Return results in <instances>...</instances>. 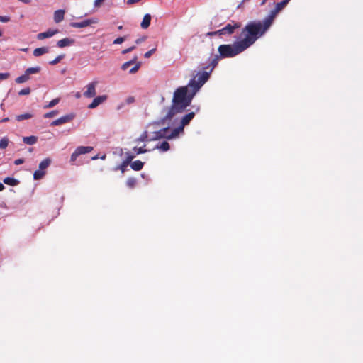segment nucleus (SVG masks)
I'll use <instances>...</instances> for the list:
<instances>
[{"instance_id": "58836bf2", "label": "nucleus", "mask_w": 363, "mask_h": 363, "mask_svg": "<svg viewBox=\"0 0 363 363\" xmlns=\"http://www.w3.org/2000/svg\"><path fill=\"white\" fill-rule=\"evenodd\" d=\"M10 17L9 16H1L0 15V22H2V23H7L9 21H10Z\"/></svg>"}, {"instance_id": "412c9836", "label": "nucleus", "mask_w": 363, "mask_h": 363, "mask_svg": "<svg viewBox=\"0 0 363 363\" xmlns=\"http://www.w3.org/2000/svg\"><path fill=\"white\" fill-rule=\"evenodd\" d=\"M170 148V145L168 142L163 141L162 143L156 145L155 149H159L162 152L168 151Z\"/></svg>"}, {"instance_id": "864d4df0", "label": "nucleus", "mask_w": 363, "mask_h": 363, "mask_svg": "<svg viewBox=\"0 0 363 363\" xmlns=\"http://www.w3.org/2000/svg\"><path fill=\"white\" fill-rule=\"evenodd\" d=\"M96 159H98V156H97V155H96V156H94V157L91 158V160H96Z\"/></svg>"}, {"instance_id": "c756f323", "label": "nucleus", "mask_w": 363, "mask_h": 363, "mask_svg": "<svg viewBox=\"0 0 363 363\" xmlns=\"http://www.w3.org/2000/svg\"><path fill=\"white\" fill-rule=\"evenodd\" d=\"M9 145V139L6 137H4L0 140V149H5Z\"/></svg>"}, {"instance_id": "473e14b6", "label": "nucleus", "mask_w": 363, "mask_h": 363, "mask_svg": "<svg viewBox=\"0 0 363 363\" xmlns=\"http://www.w3.org/2000/svg\"><path fill=\"white\" fill-rule=\"evenodd\" d=\"M65 57V55H60L56 57L53 60L50 62V64L52 65H57L59 63L63 58Z\"/></svg>"}, {"instance_id": "4d7b16f0", "label": "nucleus", "mask_w": 363, "mask_h": 363, "mask_svg": "<svg viewBox=\"0 0 363 363\" xmlns=\"http://www.w3.org/2000/svg\"><path fill=\"white\" fill-rule=\"evenodd\" d=\"M101 158L102 160H104V159L106 158V155H104V156H102Z\"/></svg>"}, {"instance_id": "20e7f679", "label": "nucleus", "mask_w": 363, "mask_h": 363, "mask_svg": "<svg viewBox=\"0 0 363 363\" xmlns=\"http://www.w3.org/2000/svg\"><path fill=\"white\" fill-rule=\"evenodd\" d=\"M208 68H211L210 65L206 67V69ZM211 73V72L210 71H204L203 72L198 73V74L196 77H197V79L196 80L195 78L191 79L188 84L189 86L196 94V92L200 89V88L208 81Z\"/></svg>"}, {"instance_id": "5fc2aeb1", "label": "nucleus", "mask_w": 363, "mask_h": 363, "mask_svg": "<svg viewBox=\"0 0 363 363\" xmlns=\"http://www.w3.org/2000/svg\"><path fill=\"white\" fill-rule=\"evenodd\" d=\"M267 0H262L261 5H264Z\"/></svg>"}, {"instance_id": "a211bd4d", "label": "nucleus", "mask_w": 363, "mask_h": 363, "mask_svg": "<svg viewBox=\"0 0 363 363\" xmlns=\"http://www.w3.org/2000/svg\"><path fill=\"white\" fill-rule=\"evenodd\" d=\"M129 164L130 165V167L132 169H133L135 171H140L143 169V167L144 166V162H143L140 160H135L134 162H132Z\"/></svg>"}, {"instance_id": "6e6d98bb", "label": "nucleus", "mask_w": 363, "mask_h": 363, "mask_svg": "<svg viewBox=\"0 0 363 363\" xmlns=\"http://www.w3.org/2000/svg\"><path fill=\"white\" fill-rule=\"evenodd\" d=\"M122 28H123V26H119L118 27V30H121Z\"/></svg>"}, {"instance_id": "ddd939ff", "label": "nucleus", "mask_w": 363, "mask_h": 363, "mask_svg": "<svg viewBox=\"0 0 363 363\" xmlns=\"http://www.w3.org/2000/svg\"><path fill=\"white\" fill-rule=\"evenodd\" d=\"M59 30L57 29L55 30H48L45 32L40 33L37 35V38L38 40H43L45 38H50L58 33Z\"/></svg>"}, {"instance_id": "2eb2a0df", "label": "nucleus", "mask_w": 363, "mask_h": 363, "mask_svg": "<svg viewBox=\"0 0 363 363\" xmlns=\"http://www.w3.org/2000/svg\"><path fill=\"white\" fill-rule=\"evenodd\" d=\"M65 10L59 9L54 13V21L57 23L61 22L65 17Z\"/></svg>"}, {"instance_id": "bb28decb", "label": "nucleus", "mask_w": 363, "mask_h": 363, "mask_svg": "<svg viewBox=\"0 0 363 363\" xmlns=\"http://www.w3.org/2000/svg\"><path fill=\"white\" fill-rule=\"evenodd\" d=\"M145 146H146V145H144L143 146L140 147H134L133 149V151L134 152V153H135V155L145 153V152H148V150H147L145 148Z\"/></svg>"}, {"instance_id": "c85d7f7f", "label": "nucleus", "mask_w": 363, "mask_h": 363, "mask_svg": "<svg viewBox=\"0 0 363 363\" xmlns=\"http://www.w3.org/2000/svg\"><path fill=\"white\" fill-rule=\"evenodd\" d=\"M137 180L134 177H130L126 181V184L129 188H134L136 184Z\"/></svg>"}, {"instance_id": "e433bc0d", "label": "nucleus", "mask_w": 363, "mask_h": 363, "mask_svg": "<svg viewBox=\"0 0 363 363\" xmlns=\"http://www.w3.org/2000/svg\"><path fill=\"white\" fill-rule=\"evenodd\" d=\"M126 39V37H118L116 39L114 40L113 44H121L123 43Z\"/></svg>"}, {"instance_id": "2f4dec72", "label": "nucleus", "mask_w": 363, "mask_h": 363, "mask_svg": "<svg viewBox=\"0 0 363 363\" xmlns=\"http://www.w3.org/2000/svg\"><path fill=\"white\" fill-rule=\"evenodd\" d=\"M59 101H60V99H58V98L54 99L52 101H50L48 104L45 105L44 106V108H52V107L55 106V105H57L59 103Z\"/></svg>"}, {"instance_id": "cd10ccee", "label": "nucleus", "mask_w": 363, "mask_h": 363, "mask_svg": "<svg viewBox=\"0 0 363 363\" xmlns=\"http://www.w3.org/2000/svg\"><path fill=\"white\" fill-rule=\"evenodd\" d=\"M126 155H127L126 159L123 161V166H128L129 164H130L132 162V160L134 159V157L136 155L135 153H134V154L127 153Z\"/></svg>"}, {"instance_id": "6e6552de", "label": "nucleus", "mask_w": 363, "mask_h": 363, "mask_svg": "<svg viewBox=\"0 0 363 363\" xmlns=\"http://www.w3.org/2000/svg\"><path fill=\"white\" fill-rule=\"evenodd\" d=\"M169 128H164L160 129L158 131H155L152 133V135L150 138L152 140H157L161 138H167V139H172L174 137H172V133L169 134Z\"/></svg>"}, {"instance_id": "37998d69", "label": "nucleus", "mask_w": 363, "mask_h": 363, "mask_svg": "<svg viewBox=\"0 0 363 363\" xmlns=\"http://www.w3.org/2000/svg\"><path fill=\"white\" fill-rule=\"evenodd\" d=\"M130 65V62H126L122 65L121 69L123 70H126Z\"/></svg>"}, {"instance_id": "603ef678", "label": "nucleus", "mask_w": 363, "mask_h": 363, "mask_svg": "<svg viewBox=\"0 0 363 363\" xmlns=\"http://www.w3.org/2000/svg\"><path fill=\"white\" fill-rule=\"evenodd\" d=\"M9 121V118H5L1 121V122H6Z\"/></svg>"}, {"instance_id": "f257e3e1", "label": "nucleus", "mask_w": 363, "mask_h": 363, "mask_svg": "<svg viewBox=\"0 0 363 363\" xmlns=\"http://www.w3.org/2000/svg\"><path fill=\"white\" fill-rule=\"evenodd\" d=\"M241 35L244 36L242 40L236 41L232 45L223 44L218 47L219 55H215L211 60L210 62V72H212L216 67L220 58H229L236 56L253 45L261 37L257 33L255 26L250 25V23L242 28Z\"/></svg>"}, {"instance_id": "a18cd8bd", "label": "nucleus", "mask_w": 363, "mask_h": 363, "mask_svg": "<svg viewBox=\"0 0 363 363\" xmlns=\"http://www.w3.org/2000/svg\"><path fill=\"white\" fill-rule=\"evenodd\" d=\"M104 1V0H95L94 1V6L96 7H99L101 4Z\"/></svg>"}, {"instance_id": "09e8293b", "label": "nucleus", "mask_w": 363, "mask_h": 363, "mask_svg": "<svg viewBox=\"0 0 363 363\" xmlns=\"http://www.w3.org/2000/svg\"><path fill=\"white\" fill-rule=\"evenodd\" d=\"M137 60H138V57L135 56L131 60L128 61V62H130V65L134 64V63L136 64V62H138Z\"/></svg>"}, {"instance_id": "7ed1b4c3", "label": "nucleus", "mask_w": 363, "mask_h": 363, "mask_svg": "<svg viewBox=\"0 0 363 363\" xmlns=\"http://www.w3.org/2000/svg\"><path fill=\"white\" fill-rule=\"evenodd\" d=\"M289 1L290 0H283L279 3H277L275 6V8L270 11L269 15L264 18L263 21H250L249 22L250 24L255 26L257 29V33L262 37L270 28L277 13L286 6Z\"/></svg>"}, {"instance_id": "bf43d9fd", "label": "nucleus", "mask_w": 363, "mask_h": 363, "mask_svg": "<svg viewBox=\"0 0 363 363\" xmlns=\"http://www.w3.org/2000/svg\"><path fill=\"white\" fill-rule=\"evenodd\" d=\"M1 35H2V33H1V32L0 31V37L1 36Z\"/></svg>"}, {"instance_id": "4be33fe9", "label": "nucleus", "mask_w": 363, "mask_h": 363, "mask_svg": "<svg viewBox=\"0 0 363 363\" xmlns=\"http://www.w3.org/2000/svg\"><path fill=\"white\" fill-rule=\"evenodd\" d=\"M4 182L6 184L13 186L18 185L19 183V182L17 179L12 178V177H6L4 179Z\"/></svg>"}, {"instance_id": "79ce46f5", "label": "nucleus", "mask_w": 363, "mask_h": 363, "mask_svg": "<svg viewBox=\"0 0 363 363\" xmlns=\"http://www.w3.org/2000/svg\"><path fill=\"white\" fill-rule=\"evenodd\" d=\"M9 77V73H0V80H4L8 79Z\"/></svg>"}, {"instance_id": "4c0bfd02", "label": "nucleus", "mask_w": 363, "mask_h": 363, "mask_svg": "<svg viewBox=\"0 0 363 363\" xmlns=\"http://www.w3.org/2000/svg\"><path fill=\"white\" fill-rule=\"evenodd\" d=\"M155 51H156V48H152L150 50L145 52L144 55V57L145 58H149Z\"/></svg>"}, {"instance_id": "c03bdc74", "label": "nucleus", "mask_w": 363, "mask_h": 363, "mask_svg": "<svg viewBox=\"0 0 363 363\" xmlns=\"http://www.w3.org/2000/svg\"><path fill=\"white\" fill-rule=\"evenodd\" d=\"M24 162V160L22 159V158H19V159H17L14 161V164L16 165H19V164H21Z\"/></svg>"}, {"instance_id": "f03ea898", "label": "nucleus", "mask_w": 363, "mask_h": 363, "mask_svg": "<svg viewBox=\"0 0 363 363\" xmlns=\"http://www.w3.org/2000/svg\"><path fill=\"white\" fill-rule=\"evenodd\" d=\"M195 95V91L189 84L177 88L174 92L172 104L162 121H170L177 113H182L186 107L190 106Z\"/></svg>"}, {"instance_id": "ea45409f", "label": "nucleus", "mask_w": 363, "mask_h": 363, "mask_svg": "<svg viewBox=\"0 0 363 363\" xmlns=\"http://www.w3.org/2000/svg\"><path fill=\"white\" fill-rule=\"evenodd\" d=\"M135 49V46H131V47H130V48H126V49L123 50L122 51V53H123V54H127V53H129V52H132V51H133V50H134Z\"/></svg>"}, {"instance_id": "f704fd0d", "label": "nucleus", "mask_w": 363, "mask_h": 363, "mask_svg": "<svg viewBox=\"0 0 363 363\" xmlns=\"http://www.w3.org/2000/svg\"><path fill=\"white\" fill-rule=\"evenodd\" d=\"M141 65V62H136V64L135 65V66L130 69V70L129 71V72L130 74H134L136 72H138V70L139 69Z\"/></svg>"}, {"instance_id": "1a4fd4ad", "label": "nucleus", "mask_w": 363, "mask_h": 363, "mask_svg": "<svg viewBox=\"0 0 363 363\" xmlns=\"http://www.w3.org/2000/svg\"><path fill=\"white\" fill-rule=\"evenodd\" d=\"M97 23H98L97 18H90V19H86L81 22H72L70 23V26L72 28H82L87 27L91 24Z\"/></svg>"}, {"instance_id": "8fccbe9b", "label": "nucleus", "mask_w": 363, "mask_h": 363, "mask_svg": "<svg viewBox=\"0 0 363 363\" xmlns=\"http://www.w3.org/2000/svg\"><path fill=\"white\" fill-rule=\"evenodd\" d=\"M127 166H123V162L120 165L119 169L123 173L125 171V168Z\"/></svg>"}, {"instance_id": "9b49d317", "label": "nucleus", "mask_w": 363, "mask_h": 363, "mask_svg": "<svg viewBox=\"0 0 363 363\" xmlns=\"http://www.w3.org/2000/svg\"><path fill=\"white\" fill-rule=\"evenodd\" d=\"M98 82L96 81H94L90 82L86 86V91L84 92V96L86 98H92L94 97L96 94V86Z\"/></svg>"}, {"instance_id": "7c9ffc66", "label": "nucleus", "mask_w": 363, "mask_h": 363, "mask_svg": "<svg viewBox=\"0 0 363 363\" xmlns=\"http://www.w3.org/2000/svg\"><path fill=\"white\" fill-rule=\"evenodd\" d=\"M32 117V115L30 114V113H24V114H21V115H18L16 116V120L18 121H23V120H27V119H29Z\"/></svg>"}, {"instance_id": "dca6fc26", "label": "nucleus", "mask_w": 363, "mask_h": 363, "mask_svg": "<svg viewBox=\"0 0 363 363\" xmlns=\"http://www.w3.org/2000/svg\"><path fill=\"white\" fill-rule=\"evenodd\" d=\"M150 22H151V15L149 13L145 14L143 16V21L140 24L141 28L143 29H147L150 26Z\"/></svg>"}, {"instance_id": "5701e85b", "label": "nucleus", "mask_w": 363, "mask_h": 363, "mask_svg": "<svg viewBox=\"0 0 363 363\" xmlns=\"http://www.w3.org/2000/svg\"><path fill=\"white\" fill-rule=\"evenodd\" d=\"M51 163V160L49 159V158H46L45 160H43L40 164H39V169H41V170H45V169H47L49 165Z\"/></svg>"}, {"instance_id": "13d9d810", "label": "nucleus", "mask_w": 363, "mask_h": 363, "mask_svg": "<svg viewBox=\"0 0 363 363\" xmlns=\"http://www.w3.org/2000/svg\"><path fill=\"white\" fill-rule=\"evenodd\" d=\"M123 105H121L118 107V109H120L122 107Z\"/></svg>"}, {"instance_id": "3c124183", "label": "nucleus", "mask_w": 363, "mask_h": 363, "mask_svg": "<svg viewBox=\"0 0 363 363\" xmlns=\"http://www.w3.org/2000/svg\"><path fill=\"white\" fill-rule=\"evenodd\" d=\"M5 189L4 184L0 182V191H3Z\"/></svg>"}, {"instance_id": "c9c22d12", "label": "nucleus", "mask_w": 363, "mask_h": 363, "mask_svg": "<svg viewBox=\"0 0 363 363\" xmlns=\"http://www.w3.org/2000/svg\"><path fill=\"white\" fill-rule=\"evenodd\" d=\"M58 113V111H52L50 112H48L47 113H45L44 115V118H52L54 117L55 115H57Z\"/></svg>"}, {"instance_id": "49530a36", "label": "nucleus", "mask_w": 363, "mask_h": 363, "mask_svg": "<svg viewBox=\"0 0 363 363\" xmlns=\"http://www.w3.org/2000/svg\"><path fill=\"white\" fill-rule=\"evenodd\" d=\"M145 40V37H143V38H138L136 40H135V43L137 45L141 43L142 42H143L144 40Z\"/></svg>"}, {"instance_id": "a878e982", "label": "nucleus", "mask_w": 363, "mask_h": 363, "mask_svg": "<svg viewBox=\"0 0 363 363\" xmlns=\"http://www.w3.org/2000/svg\"><path fill=\"white\" fill-rule=\"evenodd\" d=\"M29 79H30V77L26 74V72H24L23 74H22L21 76H19L18 77H17L15 79V82L17 84H22V83H24V82H27Z\"/></svg>"}, {"instance_id": "423d86ee", "label": "nucleus", "mask_w": 363, "mask_h": 363, "mask_svg": "<svg viewBox=\"0 0 363 363\" xmlns=\"http://www.w3.org/2000/svg\"><path fill=\"white\" fill-rule=\"evenodd\" d=\"M195 113L194 112H190L185 116H184L181 120V123L179 127L174 128L172 131V137H177L178 135L184 131V126L187 125L190 121L194 118Z\"/></svg>"}, {"instance_id": "6ab92c4d", "label": "nucleus", "mask_w": 363, "mask_h": 363, "mask_svg": "<svg viewBox=\"0 0 363 363\" xmlns=\"http://www.w3.org/2000/svg\"><path fill=\"white\" fill-rule=\"evenodd\" d=\"M48 52L49 48L48 47L38 48L33 50V55L35 57H39L43 55V54L48 53Z\"/></svg>"}, {"instance_id": "f3484780", "label": "nucleus", "mask_w": 363, "mask_h": 363, "mask_svg": "<svg viewBox=\"0 0 363 363\" xmlns=\"http://www.w3.org/2000/svg\"><path fill=\"white\" fill-rule=\"evenodd\" d=\"M151 136L148 134L147 131H144L140 137L135 140V143H138L139 142H148L152 141L150 140Z\"/></svg>"}, {"instance_id": "f8f14e48", "label": "nucleus", "mask_w": 363, "mask_h": 363, "mask_svg": "<svg viewBox=\"0 0 363 363\" xmlns=\"http://www.w3.org/2000/svg\"><path fill=\"white\" fill-rule=\"evenodd\" d=\"M107 98L108 96L106 95H102L95 97L92 102L90 104H89L88 108L90 109H94L96 108L99 105L106 101Z\"/></svg>"}, {"instance_id": "de8ad7c7", "label": "nucleus", "mask_w": 363, "mask_h": 363, "mask_svg": "<svg viewBox=\"0 0 363 363\" xmlns=\"http://www.w3.org/2000/svg\"><path fill=\"white\" fill-rule=\"evenodd\" d=\"M140 1V0H128V1H127V4H128V5H131V4H135V3L138 2V1Z\"/></svg>"}, {"instance_id": "b1692460", "label": "nucleus", "mask_w": 363, "mask_h": 363, "mask_svg": "<svg viewBox=\"0 0 363 363\" xmlns=\"http://www.w3.org/2000/svg\"><path fill=\"white\" fill-rule=\"evenodd\" d=\"M45 174V171L38 169L33 173V179L35 180L41 179Z\"/></svg>"}, {"instance_id": "aec40b11", "label": "nucleus", "mask_w": 363, "mask_h": 363, "mask_svg": "<svg viewBox=\"0 0 363 363\" xmlns=\"http://www.w3.org/2000/svg\"><path fill=\"white\" fill-rule=\"evenodd\" d=\"M23 141L24 143L27 144V145H34L37 143L38 141V138L36 136H34V135H32V136H28V137H23Z\"/></svg>"}, {"instance_id": "a19ab883", "label": "nucleus", "mask_w": 363, "mask_h": 363, "mask_svg": "<svg viewBox=\"0 0 363 363\" xmlns=\"http://www.w3.org/2000/svg\"><path fill=\"white\" fill-rule=\"evenodd\" d=\"M135 102V98L133 96H128L125 99L126 104H131Z\"/></svg>"}, {"instance_id": "4468645a", "label": "nucleus", "mask_w": 363, "mask_h": 363, "mask_svg": "<svg viewBox=\"0 0 363 363\" xmlns=\"http://www.w3.org/2000/svg\"><path fill=\"white\" fill-rule=\"evenodd\" d=\"M74 43V40L69 38H65L57 41V46L59 48H65L70 46Z\"/></svg>"}, {"instance_id": "72a5a7b5", "label": "nucleus", "mask_w": 363, "mask_h": 363, "mask_svg": "<svg viewBox=\"0 0 363 363\" xmlns=\"http://www.w3.org/2000/svg\"><path fill=\"white\" fill-rule=\"evenodd\" d=\"M30 89L29 87H26V88H24L23 89H21L19 92H18V95L20 96H23V95H28L30 94Z\"/></svg>"}, {"instance_id": "393cba45", "label": "nucleus", "mask_w": 363, "mask_h": 363, "mask_svg": "<svg viewBox=\"0 0 363 363\" xmlns=\"http://www.w3.org/2000/svg\"><path fill=\"white\" fill-rule=\"evenodd\" d=\"M40 67H29L28 68L25 72L26 74L29 77L30 74H37L40 72Z\"/></svg>"}, {"instance_id": "39448f33", "label": "nucleus", "mask_w": 363, "mask_h": 363, "mask_svg": "<svg viewBox=\"0 0 363 363\" xmlns=\"http://www.w3.org/2000/svg\"><path fill=\"white\" fill-rule=\"evenodd\" d=\"M241 23L240 22H233L232 23H228L224 28L214 32L208 33L209 35H231L234 33L235 30L240 28L241 27Z\"/></svg>"}, {"instance_id": "0eeeda50", "label": "nucleus", "mask_w": 363, "mask_h": 363, "mask_svg": "<svg viewBox=\"0 0 363 363\" xmlns=\"http://www.w3.org/2000/svg\"><path fill=\"white\" fill-rule=\"evenodd\" d=\"M93 150L91 146H79L72 152L70 157V162L72 164H74L77 158L82 155L91 152Z\"/></svg>"}, {"instance_id": "9d476101", "label": "nucleus", "mask_w": 363, "mask_h": 363, "mask_svg": "<svg viewBox=\"0 0 363 363\" xmlns=\"http://www.w3.org/2000/svg\"><path fill=\"white\" fill-rule=\"evenodd\" d=\"M74 117H75V115L73 113L67 114L65 116H63L53 121L51 123V125L52 126H57V125H60L66 123H69V122L72 121Z\"/></svg>"}]
</instances>
